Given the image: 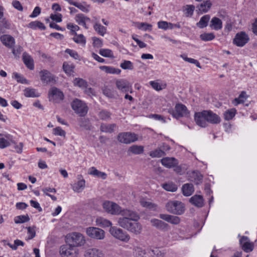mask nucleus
<instances>
[{
	"mask_svg": "<svg viewBox=\"0 0 257 257\" xmlns=\"http://www.w3.org/2000/svg\"><path fill=\"white\" fill-rule=\"evenodd\" d=\"M212 6V3L210 0L204 1L202 3L198 5L197 8L198 11L201 13H206L210 9Z\"/></svg>",
	"mask_w": 257,
	"mask_h": 257,
	"instance_id": "c756f323",
	"label": "nucleus"
},
{
	"mask_svg": "<svg viewBox=\"0 0 257 257\" xmlns=\"http://www.w3.org/2000/svg\"><path fill=\"white\" fill-rule=\"evenodd\" d=\"M50 18L53 20L55 21L56 22H61L62 21V15L61 14H51L50 16Z\"/></svg>",
	"mask_w": 257,
	"mask_h": 257,
	"instance_id": "338daca9",
	"label": "nucleus"
},
{
	"mask_svg": "<svg viewBox=\"0 0 257 257\" xmlns=\"http://www.w3.org/2000/svg\"><path fill=\"white\" fill-rule=\"evenodd\" d=\"M71 107L75 112L81 116H85L88 111V107L86 103L77 98L73 100Z\"/></svg>",
	"mask_w": 257,
	"mask_h": 257,
	"instance_id": "7ed1b4c3",
	"label": "nucleus"
},
{
	"mask_svg": "<svg viewBox=\"0 0 257 257\" xmlns=\"http://www.w3.org/2000/svg\"><path fill=\"white\" fill-rule=\"evenodd\" d=\"M40 79L44 83L48 84H55L58 80V78L52 74L50 71L47 70L43 69L39 72Z\"/></svg>",
	"mask_w": 257,
	"mask_h": 257,
	"instance_id": "6e6552de",
	"label": "nucleus"
},
{
	"mask_svg": "<svg viewBox=\"0 0 257 257\" xmlns=\"http://www.w3.org/2000/svg\"><path fill=\"white\" fill-rule=\"evenodd\" d=\"M195 10V6L193 5H186L185 7V15L186 17L192 16Z\"/></svg>",
	"mask_w": 257,
	"mask_h": 257,
	"instance_id": "864d4df0",
	"label": "nucleus"
},
{
	"mask_svg": "<svg viewBox=\"0 0 257 257\" xmlns=\"http://www.w3.org/2000/svg\"><path fill=\"white\" fill-rule=\"evenodd\" d=\"M65 52L69 54L71 57H72L76 60H78L79 59V55L78 54L77 52L75 51L69 49H67L65 50Z\"/></svg>",
	"mask_w": 257,
	"mask_h": 257,
	"instance_id": "052dcab7",
	"label": "nucleus"
},
{
	"mask_svg": "<svg viewBox=\"0 0 257 257\" xmlns=\"http://www.w3.org/2000/svg\"><path fill=\"white\" fill-rule=\"evenodd\" d=\"M97 225L102 227H105L110 226L112 225L111 222L104 218L98 217L96 220Z\"/></svg>",
	"mask_w": 257,
	"mask_h": 257,
	"instance_id": "e433bc0d",
	"label": "nucleus"
},
{
	"mask_svg": "<svg viewBox=\"0 0 257 257\" xmlns=\"http://www.w3.org/2000/svg\"><path fill=\"white\" fill-rule=\"evenodd\" d=\"M1 136L2 135L0 134V148H5L11 145L10 142Z\"/></svg>",
	"mask_w": 257,
	"mask_h": 257,
	"instance_id": "13d9d810",
	"label": "nucleus"
},
{
	"mask_svg": "<svg viewBox=\"0 0 257 257\" xmlns=\"http://www.w3.org/2000/svg\"><path fill=\"white\" fill-rule=\"evenodd\" d=\"M71 239L73 246L83 245L85 242L84 236L78 232L72 233L71 235Z\"/></svg>",
	"mask_w": 257,
	"mask_h": 257,
	"instance_id": "dca6fc26",
	"label": "nucleus"
},
{
	"mask_svg": "<svg viewBox=\"0 0 257 257\" xmlns=\"http://www.w3.org/2000/svg\"><path fill=\"white\" fill-rule=\"evenodd\" d=\"M74 36H75L73 37V40L75 43L85 45L86 43V40L82 34L77 35L76 33H75Z\"/></svg>",
	"mask_w": 257,
	"mask_h": 257,
	"instance_id": "c03bdc74",
	"label": "nucleus"
},
{
	"mask_svg": "<svg viewBox=\"0 0 257 257\" xmlns=\"http://www.w3.org/2000/svg\"><path fill=\"white\" fill-rule=\"evenodd\" d=\"M200 39L204 41H211L215 38V35L213 33H204L200 35Z\"/></svg>",
	"mask_w": 257,
	"mask_h": 257,
	"instance_id": "de8ad7c7",
	"label": "nucleus"
},
{
	"mask_svg": "<svg viewBox=\"0 0 257 257\" xmlns=\"http://www.w3.org/2000/svg\"><path fill=\"white\" fill-rule=\"evenodd\" d=\"M88 174L98 178H101L103 179H105L107 176L106 173L99 171L94 167H91L89 169Z\"/></svg>",
	"mask_w": 257,
	"mask_h": 257,
	"instance_id": "7c9ffc66",
	"label": "nucleus"
},
{
	"mask_svg": "<svg viewBox=\"0 0 257 257\" xmlns=\"http://www.w3.org/2000/svg\"><path fill=\"white\" fill-rule=\"evenodd\" d=\"M166 153L164 152V150L158 148L156 150L149 153V155L152 158H160L165 156Z\"/></svg>",
	"mask_w": 257,
	"mask_h": 257,
	"instance_id": "4c0bfd02",
	"label": "nucleus"
},
{
	"mask_svg": "<svg viewBox=\"0 0 257 257\" xmlns=\"http://www.w3.org/2000/svg\"><path fill=\"white\" fill-rule=\"evenodd\" d=\"M109 232L115 238L125 242L130 239L128 234L122 229L116 227H111L109 229Z\"/></svg>",
	"mask_w": 257,
	"mask_h": 257,
	"instance_id": "39448f33",
	"label": "nucleus"
},
{
	"mask_svg": "<svg viewBox=\"0 0 257 257\" xmlns=\"http://www.w3.org/2000/svg\"><path fill=\"white\" fill-rule=\"evenodd\" d=\"M159 217L161 219L173 224H178L180 222V218L176 216H173L166 214H160L159 215Z\"/></svg>",
	"mask_w": 257,
	"mask_h": 257,
	"instance_id": "412c9836",
	"label": "nucleus"
},
{
	"mask_svg": "<svg viewBox=\"0 0 257 257\" xmlns=\"http://www.w3.org/2000/svg\"><path fill=\"white\" fill-rule=\"evenodd\" d=\"M95 31L100 35L103 36L106 33V28L96 22L93 26Z\"/></svg>",
	"mask_w": 257,
	"mask_h": 257,
	"instance_id": "c9c22d12",
	"label": "nucleus"
},
{
	"mask_svg": "<svg viewBox=\"0 0 257 257\" xmlns=\"http://www.w3.org/2000/svg\"><path fill=\"white\" fill-rule=\"evenodd\" d=\"M2 43L9 48H13L15 43L14 38L10 35H4L1 37Z\"/></svg>",
	"mask_w": 257,
	"mask_h": 257,
	"instance_id": "aec40b11",
	"label": "nucleus"
},
{
	"mask_svg": "<svg viewBox=\"0 0 257 257\" xmlns=\"http://www.w3.org/2000/svg\"><path fill=\"white\" fill-rule=\"evenodd\" d=\"M12 5H13V7L17 10H18L20 11H23V8L19 1H14L13 2Z\"/></svg>",
	"mask_w": 257,
	"mask_h": 257,
	"instance_id": "774afa93",
	"label": "nucleus"
},
{
	"mask_svg": "<svg viewBox=\"0 0 257 257\" xmlns=\"http://www.w3.org/2000/svg\"><path fill=\"white\" fill-rule=\"evenodd\" d=\"M103 208L107 212L113 215L120 214L122 215L123 210L115 203L106 201L103 203Z\"/></svg>",
	"mask_w": 257,
	"mask_h": 257,
	"instance_id": "0eeeda50",
	"label": "nucleus"
},
{
	"mask_svg": "<svg viewBox=\"0 0 257 257\" xmlns=\"http://www.w3.org/2000/svg\"><path fill=\"white\" fill-rule=\"evenodd\" d=\"M140 203L142 206L147 207L150 209L154 208L156 207V206L154 204L144 200H142L140 201Z\"/></svg>",
	"mask_w": 257,
	"mask_h": 257,
	"instance_id": "0e129e2a",
	"label": "nucleus"
},
{
	"mask_svg": "<svg viewBox=\"0 0 257 257\" xmlns=\"http://www.w3.org/2000/svg\"><path fill=\"white\" fill-rule=\"evenodd\" d=\"M182 190L184 196H189L194 191V186L192 184L186 183L183 185Z\"/></svg>",
	"mask_w": 257,
	"mask_h": 257,
	"instance_id": "c85d7f7f",
	"label": "nucleus"
},
{
	"mask_svg": "<svg viewBox=\"0 0 257 257\" xmlns=\"http://www.w3.org/2000/svg\"><path fill=\"white\" fill-rule=\"evenodd\" d=\"M111 113L106 110H102L98 113L99 118L102 120H108L110 119Z\"/></svg>",
	"mask_w": 257,
	"mask_h": 257,
	"instance_id": "a19ab883",
	"label": "nucleus"
},
{
	"mask_svg": "<svg viewBox=\"0 0 257 257\" xmlns=\"http://www.w3.org/2000/svg\"><path fill=\"white\" fill-rule=\"evenodd\" d=\"M136 26L139 29H142L144 31L151 30L152 25L146 23H137Z\"/></svg>",
	"mask_w": 257,
	"mask_h": 257,
	"instance_id": "3c124183",
	"label": "nucleus"
},
{
	"mask_svg": "<svg viewBox=\"0 0 257 257\" xmlns=\"http://www.w3.org/2000/svg\"><path fill=\"white\" fill-rule=\"evenodd\" d=\"M87 257H104V254L101 250L96 248H89L86 252Z\"/></svg>",
	"mask_w": 257,
	"mask_h": 257,
	"instance_id": "a878e982",
	"label": "nucleus"
},
{
	"mask_svg": "<svg viewBox=\"0 0 257 257\" xmlns=\"http://www.w3.org/2000/svg\"><path fill=\"white\" fill-rule=\"evenodd\" d=\"M100 70L105 71L107 73L110 74H119L121 70L114 67L108 66H101L99 67Z\"/></svg>",
	"mask_w": 257,
	"mask_h": 257,
	"instance_id": "473e14b6",
	"label": "nucleus"
},
{
	"mask_svg": "<svg viewBox=\"0 0 257 257\" xmlns=\"http://www.w3.org/2000/svg\"><path fill=\"white\" fill-rule=\"evenodd\" d=\"M249 40L248 36L244 32L237 33L233 39V44L238 47L244 46Z\"/></svg>",
	"mask_w": 257,
	"mask_h": 257,
	"instance_id": "f8f14e48",
	"label": "nucleus"
},
{
	"mask_svg": "<svg viewBox=\"0 0 257 257\" xmlns=\"http://www.w3.org/2000/svg\"><path fill=\"white\" fill-rule=\"evenodd\" d=\"M23 59L25 64L28 68L30 70H33L34 68L33 59L27 53H23Z\"/></svg>",
	"mask_w": 257,
	"mask_h": 257,
	"instance_id": "cd10ccee",
	"label": "nucleus"
},
{
	"mask_svg": "<svg viewBox=\"0 0 257 257\" xmlns=\"http://www.w3.org/2000/svg\"><path fill=\"white\" fill-rule=\"evenodd\" d=\"M169 112L177 119L182 117H187L189 114V111L186 106L182 103L176 104L175 109L169 110Z\"/></svg>",
	"mask_w": 257,
	"mask_h": 257,
	"instance_id": "20e7f679",
	"label": "nucleus"
},
{
	"mask_svg": "<svg viewBox=\"0 0 257 257\" xmlns=\"http://www.w3.org/2000/svg\"><path fill=\"white\" fill-rule=\"evenodd\" d=\"M181 57L185 61H187V62H189L190 63L194 64L198 68H200L201 67L199 62L197 60H195V59H193V58H188V57H187L185 55H181Z\"/></svg>",
	"mask_w": 257,
	"mask_h": 257,
	"instance_id": "603ef678",
	"label": "nucleus"
},
{
	"mask_svg": "<svg viewBox=\"0 0 257 257\" xmlns=\"http://www.w3.org/2000/svg\"><path fill=\"white\" fill-rule=\"evenodd\" d=\"M167 210L170 213L181 215L185 211L183 203L179 201H170L166 204Z\"/></svg>",
	"mask_w": 257,
	"mask_h": 257,
	"instance_id": "f03ea898",
	"label": "nucleus"
},
{
	"mask_svg": "<svg viewBox=\"0 0 257 257\" xmlns=\"http://www.w3.org/2000/svg\"><path fill=\"white\" fill-rule=\"evenodd\" d=\"M235 112L236 110L233 108L227 110L224 113V119L227 120L231 119L234 116Z\"/></svg>",
	"mask_w": 257,
	"mask_h": 257,
	"instance_id": "09e8293b",
	"label": "nucleus"
},
{
	"mask_svg": "<svg viewBox=\"0 0 257 257\" xmlns=\"http://www.w3.org/2000/svg\"><path fill=\"white\" fill-rule=\"evenodd\" d=\"M24 95L27 97H38L40 96L36 89L30 87L26 88L24 90Z\"/></svg>",
	"mask_w": 257,
	"mask_h": 257,
	"instance_id": "2f4dec72",
	"label": "nucleus"
},
{
	"mask_svg": "<svg viewBox=\"0 0 257 257\" xmlns=\"http://www.w3.org/2000/svg\"><path fill=\"white\" fill-rule=\"evenodd\" d=\"M162 164L166 168H171L179 164L178 161L175 158L166 157L161 160Z\"/></svg>",
	"mask_w": 257,
	"mask_h": 257,
	"instance_id": "6ab92c4d",
	"label": "nucleus"
},
{
	"mask_svg": "<svg viewBox=\"0 0 257 257\" xmlns=\"http://www.w3.org/2000/svg\"><path fill=\"white\" fill-rule=\"evenodd\" d=\"M120 67L123 69L133 70L134 65L133 63L128 60H124L120 65Z\"/></svg>",
	"mask_w": 257,
	"mask_h": 257,
	"instance_id": "8fccbe9b",
	"label": "nucleus"
},
{
	"mask_svg": "<svg viewBox=\"0 0 257 257\" xmlns=\"http://www.w3.org/2000/svg\"><path fill=\"white\" fill-rule=\"evenodd\" d=\"M99 53L101 56L104 57H112L113 56V53L109 49H102L99 50Z\"/></svg>",
	"mask_w": 257,
	"mask_h": 257,
	"instance_id": "5fc2aeb1",
	"label": "nucleus"
},
{
	"mask_svg": "<svg viewBox=\"0 0 257 257\" xmlns=\"http://www.w3.org/2000/svg\"><path fill=\"white\" fill-rule=\"evenodd\" d=\"M29 220L30 218L28 215L17 216L14 218V221L17 224L25 223Z\"/></svg>",
	"mask_w": 257,
	"mask_h": 257,
	"instance_id": "a18cd8bd",
	"label": "nucleus"
},
{
	"mask_svg": "<svg viewBox=\"0 0 257 257\" xmlns=\"http://www.w3.org/2000/svg\"><path fill=\"white\" fill-rule=\"evenodd\" d=\"M190 202L198 207H201L203 206V199L201 195H195L190 199Z\"/></svg>",
	"mask_w": 257,
	"mask_h": 257,
	"instance_id": "bb28decb",
	"label": "nucleus"
},
{
	"mask_svg": "<svg viewBox=\"0 0 257 257\" xmlns=\"http://www.w3.org/2000/svg\"><path fill=\"white\" fill-rule=\"evenodd\" d=\"M48 95L50 101L56 103L63 100L64 97L63 93L55 87H53L49 90Z\"/></svg>",
	"mask_w": 257,
	"mask_h": 257,
	"instance_id": "1a4fd4ad",
	"label": "nucleus"
},
{
	"mask_svg": "<svg viewBox=\"0 0 257 257\" xmlns=\"http://www.w3.org/2000/svg\"><path fill=\"white\" fill-rule=\"evenodd\" d=\"M190 181L198 185L202 183L203 180L202 175L197 171H193L190 175Z\"/></svg>",
	"mask_w": 257,
	"mask_h": 257,
	"instance_id": "b1692460",
	"label": "nucleus"
},
{
	"mask_svg": "<svg viewBox=\"0 0 257 257\" xmlns=\"http://www.w3.org/2000/svg\"><path fill=\"white\" fill-rule=\"evenodd\" d=\"M210 19L209 15H206L201 18L199 22L196 24V25L199 28L202 29L206 27Z\"/></svg>",
	"mask_w": 257,
	"mask_h": 257,
	"instance_id": "f704fd0d",
	"label": "nucleus"
},
{
	"mask_svg": "<svg viewBox=\"0 0 257 257\" xmlns=\"http://www.w3.org/2000/svg\"><path fill=\"white\" fill-rule=\"evenodd\" d=\"M162 187L166 191L171 192H175L178 188L177 185L172 182L164 184Z\"/></svg>",
	"mask_w": 257,
	"mask_h": 257,
	"instance_id": "37998d69",
	"label": "nucleus"
},
{
	"mask_svg": "<svg viewBox=\"0 0 257 257\" xmlns=\"http://www.w3.org/2000/svg\"><path fill=\"white\" fill-rule=\"evenodd\" d=\"M128 152L134 154H141L144 152V147L142 146L133 145L129 148Z\"/></svg>",
	"mask_w": 257,
	"mask_h": 257,
	"instance_id": "58836bf2",
	"label": "nucleus"
},
{
	"mask_svg": "<svg viewBox=\"0 0 257 257\" xmlns=\"http://www.w3.org/2000/svg\"><path fill=\"white\" fill-rule=\"evenodd\" d=\"M150 222L152 226L158 229L167 231L169 228V225L161 220L153 218L150 220Z\"/></svg>",
	"mask_w": 257,
	"mask_h": 257,
	"instance_id": "a211bd4d",
	"label": "nucleus"
},
{
	"mask_svg": "<svg viewBox=\"0 0 257 257\" xmlns=\"http://www.w3.org/2000/svg\"><path fill=\"white\" fill-rule=\"evenodd\" d=\"M240 244L241 245L242 249L246 252H248L253 250V244L250 242L249 238L243 236L240 239Z\"/></svg>",
	"mask_w": 257,
	"mask_h": 257,
	"instance_id": "f3484780",
	"label": "nucleus"
},
{
	"mask_svg": "<svg viewBox=\"0 0 257 257\" xmlns=\"http://www.w3.org/2000/svg\"><path fill=\"white\" fill-rule=\"evenodd\" d=\"M118 141L124 144H130L138 140L137 136L130 132L119 133L117 136Z\"/></svg>",
	"mask_w": 257,
	"mask_h": 257,
	"instance_id": "9b49d317",
	"label": "nucleus"
},
{
	"mask_svg": "<svg viewBox=\"0 0 257 257\" xmlns=\"http://www.w3.org/2000/svg\"><path fill=\"white\" fill-rule=\"evenodd\" d=\"M74 65L72 64H69L67 62H64L63 65V69L64 72L68 75H70L73 72Z\"/></svg>",
	"mask_w": 257,
	"mask_h": 257,
	"instance_id": "79ce46f5",
	"label": "nucleus"
},
{
	"mask_svg": "<svg viewBox=\"0 0 257 257\" xmlns=\"http://www.w3.org/2000/svg\"><path fill=\"white\" fill-rule=\"evenodd\" d=\"M15 78L17 80L18 82L21 83H27V80L22 75H20L17 73H14Z\"/></svg>",
	"mask_w": 257,
	"mask_h": 257,
	"instance_id": "bf43d9fd",
	"label": "nucleus"
},
{
	"mask_svg": "<svg viewBox=\"0 0 257 257\" xmlns=\"http://www.w3.org/2000/svg\"><path fill=\"white\" fill-rule=\"evenodd\" d=\"M247 98L245 91H242L237 98L234 99V101L235 105L243 103Z\"/></svg>",
	"mask_w": 257,
	"mask_h": 257,
	"instance_id": "49530a36",
	"label": "nucleus"
},
{
	"mask_svg": "<svg viewBox=\"0 0 257 257\" xmlns=\"http://www.w3.org/2000/svg\"><path fill=\"white\" fill-rule=\"evenodd\" d=\"M209 27L212 30H220L222 28V22L218 18L214 17L210 21Z\"/></svg>",
	"mask_w": 257,
	"mask_h": 257,
	"instance_id": "5701e85b",
	"label": "nucleus"
},
{
	"mask_svg": "<svg viewBox=\"0 0 257 257\" xmlns=\"http://www.w3.org/2000/svg\"><path fill=\"white\" fill-rule=\"evenodd\" d=\"M206 118L205 110L195 112L194 114L195 121L200 127H205L208 126Z\"/></svg>",
	"mask_w": 257,
	"mask_h": 257,
	"instance_id": "ddd939ff",
	"label": "nucleus"
},
{
	"mask_svg": "<svg viewBox=\"0 0 257 257\" xmlns=\"http://www.w3.org/2000/svg\"><path fill=\"white\" fill-rule=\"evenodd\" d=\"M117 88L122 92H127L132 89L130 82L126 79H120L116 80Z\"/></svg>",
	"mask_w": 257,
	"mask_h": 257,
	"instance_id": "4468645a",
	"label": "nucleus"
},
{
	"mask_svg": "<svg viewBox=\"0 0 257 257\" xmlns=\"http://www.w3.org/2000/svg\"><path fill=\"white\" fill-rule=\"evenodd\" d=\"M86 232L87 235L94 239H102L104 237V231L99 228L89 227L86 228Z\"/></svg>",
	"mask_w": 257,
	"mask_h": 257,
	"instance_id": "9d476101",
	"label": "nucleus"
},
{
	"mask_svg": "<svg viewBox=\"0 0 257 257\" xmlns=\"http://www.w3.org/2000/svg\"><path fill=\"white\" fill-rule=\"evenodd\" d=\"M75 7L78 8L80 10L84 13H87L89 12V5H86L85 3L84 4L81 3H77L76 4H75Z\"/></svg>",
	"mask_w": 257,
	"mask_h": 257,
	"instance_id": "6e6d98bb",
	"label": "nucleus"
},
{
	"mask_svg": "<svg viewBox=\"0 0 257 257\" xmlns=\"http://www.w3.org/2000/svg\"><path fill=\"white\" fill-rule=\"evenodd\" d=\"M92 40L93 45L94 47L99 48L102 46L103 42L100 39L94 37L92 38Z\"/></svg>",
	"mask_w": 257,
	"mask_h": 257,
	"instance_id": "e2e57ef3",
	"label": "nucleus"
},
{
	"mask_svg": "<svg viewBox=\"0 0 257 257\" xmlns=\"http://www.w3.org/2000/svg\"><path fill=\"white\" fill-rule=\"evenodd\" d=\"M150 84L151 85V86L156 90L160 91L163 89V87H162V85H161L159 83L156 81H150Z\"/></svg>",
	"mask_w": 257,
	"mask_h": 257,
	"instance_id": "680f3d73",
	"label": "nucleus"
},
{
	"mask_svg": "<svg viewBox=\"0 0 257 257\" xmlns=\"http://www.w3.org/2000/svg\"><path fill=\"white\" fill-rule=\"evenodd\" d=\"M207 122L213 124H218L221 122L220 117L210 110H205Z\"/></svg>",
	"mask_w": 257,
	"mask_h": 257,
	"instance_id": "2eb2a0df",
	"label": "nucleus"
},
{
	"mask_svg": "<svg viewBox=\"0 0 257 257\" xmlns=\"http://www.w3.org/2000/svg\"><path fill=\"white\" fill-rule=\"evenodd\" d=\"M60 253L62 257H77L78 252L75 246L66 244L60 247Z\"/></svg>",
	"mask_w": 257,
	"mask_h": 257,
	"instance_id": "423d86ee",
	"label": "nucleus"
},
{
	"mask_svg": "<svg viewBox=\"0 0 257 257\" xmlns=\"http://www.w3.org/2000/svg\"><path fill=\"white\" fill-rule=\"evenodd\" d=\"M67 28L71 31V32L73 33V35H75L76 31L79 30V27L77 25H74L72 23L68 24L67 25Z\"/></svg>",
	"mask_w": 257,
	"mask_h": 257,
	"instance_id": "69168bd1",
	"label": "nucleus"
},
{
	"mask_svg": "<svg viewBox=\"0 0 257 257\" xmlns=\"http://www.w3.org/2000/svg\"><path fill=\"white\" fill-rule=\"evenodd\" d=\"M116 125L113 124L102 123L100 127V130L102 132L111 133L114 131Z\"/></svg>",
	"mask_w": 257,
	"mask_h": 257,
	"instance_id": "72a5a7b5",
	"label": "nucleus"
},
{
	"mask_svg": "<svg viewBox=\"0 0 257 257\" xmlns=\"http://www.w3.org/2000/svg\"><path fill=\"white\" fill-rule=\"evenodd\" d=\"M77 179L79 181L73 184L72 189L75 192L79 193L84 189L85 185V181L82 179L81 175H78Z\"/></svg>",
	"mask_w": 257,
	"mask_h": 257,
	"instance_id": "4be33fe9",
	"label": "nucleus"
},
{
	"mask_svg": "<svg viewBox=\"0 0 257 257\" xmlns=\"http://www.w3.org/2000/svg\"><path fill=\"white\" fill-rule=\"evenodd\" d=\"M73 83L75 86L82 88H86L88 85L87 82L80 78H75L73 80Z\"/></svg>",
	"mask_w": 257,
	"mask_h": 257,
	"instance_id": "ea45409f",
	"label": "nucleus"
},
{
	"mask_svg": "<svg viewBox=\"0 0 257 257\" xmlns=\"http://www.w3.org/2000/svg\"><path fill=\"white\" fill-rule=\"evenodd\" d=\"M53 134L56 136L61 137H65L66 135L65 132L59 126L53 129Z\"/></svg>",
	"mask_w": 257,
	"mask_h": 257,
	"instance_id": "4d7b16f0",
	"label": "nucleus"
},
{
	"mask_svg": "<svg viewBox=\"0 0 257 257\" xmlns=\"http://www.w3.org/2000/svg\"><path fill=\"white\" fill-rule=\"evenodd\" d=\"M75 19L79 25H82L86 29L88 28L86 23L90 22V19L89 18L85 16L83 14H79L75 16Z\"/></svg>",
	"mask_w": 257,
	"mask_h": 257,
	"instance_id": "393cba45",
	"label": "nucleus"
},
{
	"mask_svg": "<svg viewBox=\"0 0 257 257\" xmlns=\"http://www.w3.org/2000/svg\"><path fill=\"white\" fill-rule=\"evenodd\" d=\"M122 217L118 219V225L136 235L140 234L142 230V226L138 221L140 219L138 213L132 210L123 209Z\"/></svg>",
	"mask_w": 257,
	"mask_h": 257,
	"instance_id": "f257e3e1",
	"label": "nucleus"
}]
</instances>
